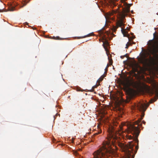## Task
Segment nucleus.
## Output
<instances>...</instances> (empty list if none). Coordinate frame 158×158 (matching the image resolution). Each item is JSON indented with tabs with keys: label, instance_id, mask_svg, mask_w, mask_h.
Returning <instances> with one entry per match:
<instances>
[{
	"label": "nucleus",
	"instance_id": "obj_8",
	"mask_svg": "<svg viewBox=\"0 0 158 158\" xmlns=\"http://www.w3.org/2000/svg\"><path fill=\"white\" fill-rule=\"evenodd\" d=\"M108 45L109 43L107 41H106L103 42V46L106 52L108 51L107 48L106 46H108Z\"/></svg>",
	"mask_w": 158,
	"mask_h": 158
},
{
	"label": "nucleus",
	"instance_id": "obj_11",
	"mask_svg": "<svg viewBox=\"0 0 158 158\" xmlns=\"http://www.w3.org/2000/svg\"><path fill=\"white\" fill-rule=\"evenodd\" d=\"M15 7L13 6H11L9 8V10L10 11H13L14 10Z\"/></svg>",
	"mask_w": 158,
	"mask_h": 158
},
{
	"label": "nucleus",
	"instance_id": "obj_9",
	"mask_svg": "<svg viewBox=\"0 0 158 158\" xmlns=\"http://www.w3.org/2000/svg\"><path fill=\"white\" fill-rule=\"evenodd\" d=\"M121 31L123 35L124 36L126 37L127 36V33L126 31V30L125 29H123V28H121Z\"/></svg>",
	"mask_w": 158,
	"mask_h": 158
},
{
	"label": "nucleus",
	"instance_id": "obj_5",
	"mask_svg": "<svg viewBox=\"0 0 158 158\" xmlns=\"http://www.w3.org/2000/svg\"><path fill=\"white\" fill-rule=\"evenodd\" d=\"M139 61L140 63L142 64L144 66H147L148 64V59L146 58L145 56L139 58Z\"/></svg>",
	"mask_w": 158,
	"mask_h": 158
},
{
	"label": "nucleus",
	"instance_id": "obj_12",
	"mask_svg": "<svg viewBox=\"0 0 158 158\" xmlns=\"http://www.w3.org/2000/svg\"><path fill=\"white\" fill-rule=\"evenodd\" d=\"M93 34V33H90V34H89L86 35H85L84 36H83L82 37H80V38H85V37H89V36H90L91 35V34Z\"/></svg>",
	"mask_w": 158,
	"mask_h": 158
},
{
	"label": "nucleus",
	"instance_id": "obj_23",
	"mask_svg": "<svg viewBox=\"0 0 158 158\" xmlns=\"http://www.w3.org/2000/svg\"><path fill=\"white\" fill-rule=\"evenodd\" d=\"M143 123H145V122H144L143 121Z\"/></svg>",
	"mask_w": 158,
	"mask_h": 158
},
{
	"label": "nucleus",
	"instance_id": "obj_18",
	"mask_svg": "<svg viewBox=\"0 0 158 158\" xmlns=\"http://www.w3.org/2000/svg\"><path fill=\"white\" fill-rule=\"evenodd\" d=\"M127 55V54H126L125 55H123V56H120V58H121V59H123L125 56L126 55Z\"/></svg>",
	"mask_w": 158,
	"mask_h": 158
},
{
	"label": "nucleus",
	"instance_id": "obj_15",
	"mask_svg": "<svg viewBox=\"0 0 158 158\" xmlns=\"http://www.w3.org/2000/svg\"><path fill=\"white\" fill-rule=\"evenodd\" d=\"M131 44V43H130L129 42H128L126 45V47H125V48H128L129 46Z\"/></svg>",
	"mask_w": 158,
	"mask_h": 158
},
{
	"label": "nucleus",
	"instance_id": "obj_25",
	"mask_svg": "<svg viewBox=\"0 0 158 158\" xmlns=\"http://www.w3.org/2000/svg\"><path fill=\"white\" fill-rule=\"evenodd\" d=\"M111 14H112L110 13V15H111Z\"/></svg>",
	"mask_w": 158,
	"mask_h": 158
},
{
	"label": "nucleus",
	"instance_id": "obj_4",
	"mask_svg": "<svg viewBox=\"0 0 158 158\" xmlns=\"http://www.w3.org/2000/svg\"><path fill=\"white\" fill-rule=\"evenodd\" d=\"M151 53L158 60V46L155 48L154 45H153V47L150 50Z\"/></svg>",
	"mask_w": 158,
	"mask_h": 158
},
{
	"label": "nucleus",
	"instance_id": "obj_20",
	"mask_svg": "<svg viewBox=\"0 0 158 158\" xmlns=\"http://www.w3.org/2000/svg\"><path fill=\"white\" fill-rule=\"evenodd\" d=\"M109 66V64H107V66H106V69H105V70Z\"/></svg>",
	"mask_w": 158,
	"mask_h": 158
},
{
	"label": "nucleus",
	"instance_id": "obj_2",
	"mask_svg": "<svg viewBox=\"0 0 158 158\" xmlns=\"http://www.w3.org/2000/svg\"><path fill=\"white\" fill-rule=\"evenodd\" d=\"M152 88L146 85L145 87L146 92L150 95H152L155 93H156L158 89V84L154 80H152L151 81Z\"/></svg>",
	"mask_w": 158,
	"mask_h": 158
},
{
	"label": "nucleus",
	"instance_id": "obj_21",
	"mask_svg": "<svg viewBox=\"0 0 158 158\" xmlns=\"http://www.w3.org/2000/svg\"><path fill=\"white\" fill-rule=\"evenodd\" d=\"M59 37H57V39H58V40L59 39Z\"/></svg>",
	"mask_w": 158,
	"mask_h": 158
},
{
	"label": "nucleus",
	"instance_id": "obj_16",
	"mask_svg": "<svg viewBox=\"0 0 158 158\" xmlns=\"http://www.w3.org/2000/svg\"><path fill=\"white\" fill-rule=\"evenodd\" d=\"M103 77H102V76H101V77H100L98 79V81H102L103 79Z\"/></svg>",
	"mask_w": 158,
	"mask_h": 158
},
{
	"label": "nucleus",
	"instance_id": "obj_3",
	"mask_svg": "<svg viewBox=\"0 0 158 158\" xmlns=\"http://www.w3.org/2000/svg\"><path fill=\"white\" fill-rule=\"evenodd\" d=\"M137 107L139 110L142 111V112L140 118H139L137 121L135 122V124H137L139 126H140L141 125V124H140V123L144 116V112L146 110V108H145V104H143L140 103H138L137 105Z\"/></svg>",
	"mask_w": 158,
	"mask_h": 158
},
{
	"label": "nucleus",
	"instance_id": "obj_6",
	"mask_svg": "<svg viewBox=\"0 0 158 158\" xmlns=\"http://www.w3.org/2000/svg\"><path fill=\"white\" fill-rule=\"evenodd\" d=\"M138 68L141 69V67L138 64H137L135 65V67H133L132 69V71L133 74L136 75V72L138 73L139 71L138 70Z\"/></svg>",
	"mask_w": 158,
	"mask_h": 158
},
{
	"label": "nucleus",
	"instance_id": "obj_24",
	"mask_svg": "<svg viewBox=\"0 0 158 158\" xmlns=\"http://www.w3.org/2000/svg\"><path fill=\"white\" fill-rule=\"evenodd\" d=\"M94 88H95V87H96V86H94Z\"/></svg>",
	"mask_w": 158,
	"mask_h": 158
},
{
	"label": "nucleus",
	"instance_id": "obj_19",
	"mask_svg": "<svg viewBox=\"0 0 158 158\" xmlns=\"http://www.w3.org/2000/svg\"><path fill=\"white\" fill-rule=\"evenodd\" d=\"M100 133V132H98V133H95V134H94V135H98V134H99Z\"/></svg>",
	"mask_w": 158,
	"mask_h": 158
},
{
	"label": "nucleus",
	"instance_id": "obj_26",
	"mask_svg": "<svg viewBox=\"0 0 158 158\" xmlns=\"http://www.w3.org/2000/svg\"><path fill=\"white\" fill-rule=\"evenodd\" d=\"M1 10H0V12H1Z\"/></svg>",
	"mask_w": 158,
	"mask_h": 158
},
{
	"label": "nucleus",
	"instance_id": "obj_17",
	"mask_svg": "<svg viewBox=\"0 0 158 158\" xmlns=\"http://www.w3.org/2000/svg\"><path fill=\"white\" fill-rule=\"evenodd\" d=\"M107 2L110 3H112L113 2V0H106Z\"/></svg>",
	"mask_w": 158,
	"mask_h": 158
},
{
	"label": "nucleus",
	"instance_id": "obj_22",
	"mask_svg": "<svg viewBox=\"0 0 158 158\" xmlns=\"http://www.w3.org/2000/svg\"><path fill=\"white\" fill-rule=\"evenodd\" d=\"M125 57H128V56H127V55H126V56H125Z\"/></svg>",
	"mask_w": 158,
	"mask_h": 158
},
{
	"label": "nucleus",
	"instance_id": "obj_1",
	"mask_svg": "<svg viewBox=\"0 0 158 158\" xmlns=\"http://www.w3.org/2000/svg\"><path fill=\"white\" fill-rule=\"evenodd\" d=\"M130 4H127L125 9L123 11H118L117 12L116 25L115 26H114L113 28L114 31H115L118 27H121L124 25V19L127 14L130 12Z\"/></svg>",
	"mask_w": 158,
	"mask_h": 158
},
{
	"label": "nucleus",
	"instance_id": "obj_14",
	"mask_svg": "<svg viewBox=\"0 0 158 158\" xmlns=\"http://www.w3.org/2000/svg\"><path fill=\"white\" fill-rule=\"evenodd\" d=\"M108 59L109 60V62L110 63V65H112V64L113 61L112 59L110 60L109 57H108Z\"/></svg>",
	"mask_w": 158,
	"mask_h": 158
},
{
	"label": "nucleus",
	"instance_id": "obj_10",
	"mask_svg": "<svg viewBox=\"0 0 158 158\" xmlns=\"http://www.w3.org/2000/svg\"><path fill=\"white\" fill-rule=\"evenodd\" d=\"M156 96L157 97V98H155V99H151L150 100V101H149L150 103H153V102H155V101H156V100L158 98V94H157L156 95Z\"/></svg>",
	"mask_w": 158,
	"mask_h": 158
},
{
	"label": "nucleus",
	"instance_id": "obj_13",
	"mask_svg": "<svg viewBox=\"0 0 158 158\" xmlns=\"http://www.w3.org/2000/svg\"><path fill=\"white\" fill-rule=\"evenodd\" d=\"M29 0H26V1H24V3L23 4V5L22 7H23L24 6H25V5H26L27 4V3H28L29 2Z\"/></svg>",
	"mask_w": 158,
	"mask_h": 158
},
{
	"label": "nucleus",
	"instance_id": "obj_7",
	"mask_svg": "<svg viewBox=\"0 0 158 158\" xmlns=\"http://www.w3.org/2000/svg\"><path fill=\"white\" fill-rule=\"evenodd\" d=\"M128 94L131 98L134 95L135 91L133 89H130L128 90Z\"/></svg>",
	"mask_w": 158,
	"mask_h": 158
}]
</instances>
